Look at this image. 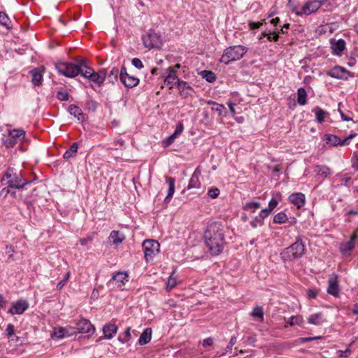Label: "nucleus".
<instances>
[{
	"mask_svg": "<svg viewBox=\"0 0 358 358\" xmlns=\"http://www.w3.org/2000/svg\"><path fill=\"white\" fill-rule=\"evenodd\" d=\"M306 251L305 244L302 239L298 236L296 241L290 246L286 248L280 253L281 257L285 261H292L301 258Z\"/></svg>",
	"mask_w": 358,
	"mask_h": 358,
	"instance_id": "nucleus-2",
	"label": "nucleus"
},
{
	"mask_svg": "<svg viewBox=\"0 0 358 358\" xmlns=\"http://www.w3.org/2000/svg\"><path fill=\"white\" fill-rule=\"evenodd\" d=\"M118 327L115 324H108L103 326V333L105 338L111 339L117 333Z\"/></svg>",
	"mask_w": 358,
	"mask_h": 358,
	"instance_id": "nucleus-22",
	"label": "nucleus"
},
{
	"mask_svg": "<svg viewBox=\"0 0 358 358\" xmlns=\"http://www.w3.org/2000/svg\"><path fill=\"white\" fill-rule=\"evenodd\" d=\"M89 80L94 82L99 86L103 84V79L99 76V73L94 71L90 75Z\"/></svg>",
	"mask_w": 358,
	"mask_h": 358,
	"instance_id": "nucleus-45",
	"label": "nucleus"
},
{
	"mask_svg": "<svg viewBox=\"0 0 358 358\" xmlns=\"http://www.w3.org/2000/svg\"><path fill=\"white\" fill-rule=\"evenodd\" d=\"M176 138V137L175 136H173V134H171V136H169L168 138H166L163 141L164 146V147H168V146H169L170 145H171V144L173 143V141H174V140H175V138Z\"/></svg>",
	"mask_w": 358,
	"mask_h": 358,
	"instance_id": "nucleus-56",
	"label": "nucleus"
},
{
	"mask_svg": "<svg viewBox=\"0 0 358 358\" xmlns=\"http://www.w3.org/2000/svg\"><path fill=\"white\" fill-rule=\"evenodd\" d=\"M213 343V338L211 337L204 339L202 342V345L204 348L211 346Z\"/></svg>",
	"mask_w": 358,
	"mask_h": 358,
	"instance_id": "nucleus-60",
	"label": "nucleus"
},
{
	"mask_svg": "<svg viewBox=\"0 0 358 358\" xmlns=\"http://www.w3.org/2000/svg\"><path fill=\"white\" fill-rule=\"evenodd\" d=\"M297 103L300 106H304L307 103V93L303 87H300L297 90Z\"/></svg>",
	"mask_w": 358,
	"mask_h": 358,
	"instance_id": "nucleus-34",
	"label": "nucleus"
},
{
	"mask_svg": "<svg viewBox=\"0 0 358 358\" xmlns=\"http://www.w3.org/2000/svg\"><path fill=\"white\" fill-rule=\"evenodd\" d=\"M78 143L76 142L73 143L70 148L64 152L63 155L64 159L69 160L70 159L75 157L78 152Z\"/></svg>",
	"mask_w": 358,
	"mask_h": 358,
	"instance_id": "nucleus-30",
	"label": "nucleus"
},
{
	"mask_svg": "<svg viewBox=\"0 0 358 358\" xmlns=\"http://www.w3.org/2000/svg\"><path fill=\"white\" fill-rule=\"evenodd\" d=\"M108 238L110 243L117 245L125 239V236L119 231L113 230L110 232Z\"/></svg>",
	"mask_w": 358,
	"mask_h": 358,
	"instance_id": "nucleus-25",
	"label": "nucleus"
},
{
	"mask_svg": "<svg viewBox=\"0 0 358 358\" xmlns=\"http://www.w3.org/2000/svg\"><path fill=\"white\" fill-rule=\"evenodd\" d=\"M352 166L356 171H358V155H355L352 158Z\"/></svg>",
	"mask_w": 358,
	"mask_h": 358,
	"instance_id": "nucleus-61",
	"label": "nucleus"
},
{
	"mask_svg": "<svg viewBox=\"0 0 358 358\" xmlns=\"http://www.w3.org/2000/svg\"><path fill=\"white\" fill-rule=\"evenodd\" d=\"M247 51V48L243 45L228 47L224 50L220 61L224 64H229L230 62L241 59Z\"/></svg>",
	"mask_w": 358,
	"mask_h": 358,
	"instance_id": "nucleus-4",
	"label": "nucleus"
},
{
	"mask_svg": "<svg viewBox=\"0 0 358 358\" xmlns=\"http://www.w3.org/2000/svg\"><path fill=\"white\" fill-rule=\"evenodd\" d=\"M74 327L77 330V334H86L87 336L92 335L95 331L93 324L86 319L80 320Z\"/></svg>",
	"mask_w": 358,
	"mask_h": 358,
	"instance_id": "nucleus-11",
	"label": "nucleus"
},
{
	"mask_svg": "<svg viewBox=\"0 0 358 358\" xmlns=\"http://www.w3.org/2000/svg\"><path fill=\"white\" fill-rule=\"evenodd\" d=\"M69 97V94L66 90H60L57 92V98L59 101H67Z\"/></svg>",
	"mask_w": 358,
	"mask_h": 358,
	"instance_id": "nucleus-47",
	"label": "nucleus"
},
{
	"mask_svg": "<svg viewBox=\"0 0 358 358\" xmlns=\"http://www.w3.org/2000/svg\"><path fill=\"white\" fill-rule=\"evenodd\" d=\"M325 0H314L307 1L302 7V13L306 15H310L317 11L322 5L324 3Z\"/></svg>",
	"mask_w": 358,
	"mask_h": 358,
	"instance_id": "nucleus-13",
	"label": "nucleus"
},
{
	"mask_svg": "<svg viewBox=\"0 0 358 358\" xmlns=\"http://www.w3.org/2000/svg\"><path fill=\"white\" fill-rule=\"evenodd\" d=\"M145 258L147 262L152 261L159 252V243L155 240H145L142 243Z\"/></svg>",
	"mask_w": 358,
	"mask_h": 358,
	"instance_id": "nucleus-7",
	"label": "nucleus"
},
{
	"mask_svg": "<svg viewBox=\"0 0 358 358\" xmlns=\"http://www.w3.org/2000/svg\"><path fill=\"white\" fill-rule=\"evenodd\" d=\"M169 75L165 78L164 83L166 85H173L176 84L178 85V81H180L176 74V71L173 69H169Z\"/></svg>",
	"mask_w": 358,
	"mask_h": 358,
	"instance_id": "nucleus-31",
	"label": "nucleus"
},
{
	"mask_svg": "<svg viewBox=\"0 0 358 358\" xmlns=\"http://www.w3.org/2000/svg\"><path fill=\"white\" fill-rule=\"evenodd\" d=\"M236 343V336H231L230 338V341L227 346V350H231L232 347L235 345Z\"/></svg>",
	"mask_w": 358,
	"mask_h": 358,
	"instance_id": "nucleus-62",
	"label": "nucleus"
},
{
	"mask_svg": "<svg viewBox=\"0 0 358 358\" xmlns=\"http://www.w3.org/2000/svg\"><path fill=\"white\" fill-rule=\"evenodd\" d=\"M204 238L206 244L213 255L221 253L225 243L222 224L217 222L209 223L204 232Z\"/></svg>",
	"mask_w": 358,
	"mask_h": 358,
	"instance_id": "nucleus-1",
	"label": "nucleus"
},
{
	"mask_svg": "<svg viewBox=\"0 0 358 358\" xmlns=\"http://www.w3.org/2000/svg\"><path fill=\"white\" fill-rule=\"evenodd\" d=\"M78 68L79 69V74L87 79L90 78L91 73L94 71L92 68L87 66L83 59L78 62Z\"/></svg>",
	"mask_w": 358,
	"mask_h": 358,
	"instance_id": "nucleus-21",
	"label": "nucleus"
},
{
	"mask_svg": "<svg viewBox=\"0 0 358 358\" xmlns=\"http://www.w3.org/2000/svg\"><path fill=\"white\" fill-rule=\"evenodd\" d=\"M325 322L326 319L322 313L312 314L308 317V322L316 326L322 325Z\"/></svg>",
	"mask_w": 358,
	"mask_h": 358,
	"instance_id": "nucleus-23",
	"label": "nucleus"
},
{
	"mask_svg": "<svg viewBox=\"0 0 358 358\" xmlns=\"http://www.w3.org/2000/svg\"><path fill=\"white\" fill-rule=\"evenodd\" d=\"M357 136L356 134H350L348 136H347L346 138H345L343 140H340V144L339 145H342V146H344V145H347L350 143V141Z\"/></svg>",
	"mask_w": 358,
	"mask_h": 358,
	"instance_id": "nucleus-51",
	"label": "nucleus"
},
{
	"mask_svg": "<svg viewBox=\"0 0 358 358\" xmlns=\"http://www.w3.org/2000/svg\"><path fill=\"white\" fill-rule=\"evenodd\" d=\"M288 200L298 208L303 207L306 203L305 195L301 192L292 193L289 196Z\"/></svg>",
	"mask_w": 358,
	"mask_h": 358,
	"instance_id": "nucleus-15",
	"label": "nucleus"
},
{
	"mask_svg": "<svg viewBox=\"0 0 358 358\" xmlns=\"http://www.w3.org/2000/svg\"><path fill=\"white\" fill-rule=\"evenodd\" d=\"M285 322H286V324H287L290 326H294V325L301 326L302 324V323L303 322V319L301 316H299V315L292 316Z\"/></svg>",
	"mask_w": 358,
	"mask_h": 358,
	"instance_id": "nucleus-38",
	"label": "nucleus"
},
{
	"mask_svg": "<svg viewBox=\"0 0 358 358\" xmlns=\"http://www.w3.org/2000/svg\"><path fill=\"white\" fill-rule=\"evenodd\" d=\"M121 83L128 88H132L137 86L139 83V79L136 77L127 74L121 76Z\"/></svg>",
	"mask_w": 358,
	"mask_h": 358,
	"instance_id": "nucleus-20",
	"label": "nucleus"
},
{
	"mask_svg": "<svg viewBox=\"0 0 358 358\" xmlns=\"http://www.w3.org/2000/svg\"><path fill=\"white\" fill-rule=\"evenodd\" d=\"M111 280L115 282L117 288L122 289L129 280L128 275L125 272H117L113 275Z\"/></svg>",
	"mask_w": 358,
	"mask_h": 358,
	"instance_id": "nucleus-19",
	"label": "nucleus"
},
{
	"mask_svg": "<svg viewBox=\"0 0 358 358\" xmlns=\"http://www.w3.org/2000/svg\"><path fill=\"white\" fill-rule=\"evenodd\" d=\"M177 87L180 95L184 98L192 96L194 92L193 87L186 81H178Z\"/></svg>",
	"mask_w": 358,
	"mask_h": 358,
	"instance_id": "nucleus-16",
	"label": "nucleus"
},
{
	"mask_svg": "<svg viewBox=\"0 0 358 358\" xmlns=\"http://www.w3.org/2000/svg\"><path fill=\"white\" fill-rule=\"evenodd\" d=\"M325 139L327 140V143L333 146L339 145L341 138L336 135L333 134H326Z\"/></svg>",
	"mask_w": 358,
	"mask_h": 358,
	"instance_id": "nucleus-37",
	"label": "nucleus"
},
{
	"mask_svg": "<svg viewBox=\"0 0 358 358\" xmlns=\"http://www.w3.org/2000/svg\"><path fill=\"white\" fill-rule=\"evenodd\" d=\"M356 238L357 234L355 233L351 236L350 239L348 241L340 244L339 249L343 255H346L348 252L352 250L355 247Z\"/></svg>",
	"mask_w": 358,
	"mask_h": 358,
	"instance_id": "nucleus-17",
	"label": "nucleus"
},
{
	"mask_svg": "<svg viewBox=\"0 0 358 358\" xmlns=\"http://www.w3.org/2000/svg\"><path fill=\"white\" fill-rule=\"evenodd\" d=\"M314 172L317 176L323 179L327 178L331 174V169L326 165H317L314 168Z\"/></svg>",
	"mask_w": 358,
	"mask_h": 358,
	"instance_id": "nucleus-24",
	"label": "nucleus"
},
{
	"mask_svg": "<svg viewBox=\"0 0 358 358\" xmlns=\"http://www.w3.org/2000/svg\"><path fill=\"white\" fill-rule=\"evenodd\" d=\"M261 206L259 202L256 201H250L245 203L243 206V210L249 213L250 214L254 213L256 212L257 209H259Z\"/></svg>",
	"mask_w": 358,
	"mask_h": 358,
	"instance_id": "nucleus-32",
	"label": "nucleus"
},
{
	"mask_svg": "<svg viewBox=\"0 0 358 358\" xmlns=\"http://www.w3.org/2000/svg\"><path fill=\"white\" fill-rule=\"evenodd\" d=\"M262 36L267 37V39L269 41H278L279 38V35L277 32H273V36L271 33H266V31L262 32Z\"/></svg>",
	"mask_w": 358,
	"mask_h": 358,
	"instance_id": "nucleus-49",
	"label": "nucleus"
},
{
	"mask_svg": "<svg viewBox=\"0 0 358 358\" xmlns=\"http://www.w3.org/2000/svg\"><path fill=\"white\" fill-rule=\"evenodd\" d=\"M262 24V22H250L249 23V27L251 29H259Z\"/></svg>",
	"mask_w": 358,
	"mask_h": 358,
	"instance_id": "nucleus-63",
	"label": "nucleus"
},
{
	"mask_svg": "<svg viewBox=\"0 0 358 358\" xmlns=\"http://www.w3.org/2000/svg\"><path fill=\"white\" fill-rule=\"evenodd\" d=\"M166 182L169 185V190L165 201L171 198L175 192V178L172 177L166 178Z\"/></svg>",
	"mask_w": 358,
	"mask_h": 358,
	"instance_id": "nucleus-35",
	"label": "nucleus"
},
{
	"mask_svg": "<svg viewBox=\"0 0 358 358\" xmlns=\"http://www.w3.org/2000/svg\"><path fill=\"white\" fill-rule=\"evenodd\" d=\"M10 187H8V185H6V187H3L1 192H0V194L1 196H6L7 194H9V192H10Z\"/></svg>",
	"mask_w": 358,
	"mask_h": 358,
	"instance_id": "nucleus-64",
	"label": "nucleus"
},
{
	"mask_svg": "<svg viewBox=\"0 0 358 358\" xmlns=\"http://www.w3.org/2000/svg\"><path fill=\"white\" fill-rule=\"evenodd\" d=\"M10 23V21L8 15L3 12H0V24L8 28Z\"/></svg>",
	"mask_w": 358,
	"mask_h": 358,
	"instance_id": "nucleus-46",
	"label": "nucleus"
},
{
	"mask_svg": "<svg viewBox=\"0 0 358 358\" xmlns=\"http://www.w3.org/2000/svg\"><path fill=\"white\" fill-rule=\"evenodd\" d=\"M119 69L117 67H113L108 76V79L109 82L114 83L115 81H117Z\"/></svg>",
	"mask_w": 358,
	"mask_h": 358,
	"instance_id": "nucleus-44",
	"label": "nucleus"
},
{
	"mask_svg": "<svg viewBox=\"0 0 358 358\" xmlns=\"http://www.w3.org/2000/svg\"><path fill=\"white\" fill-rule=\"evenodd\" d=\"M142 41L145 47L152 48H159L162 45L161 36L152 30L142 36Z\"/></svg>",
	"mask_w": 358,
	"mask_h": 358,
	"instance_id": "nucleus-6",
	"label": "nucleus"
},
{
	"mask_svg": "<svg viewBox=\"0 0 358 358\" xmlns=\"http://www.w3.org/2000/svg\"><path fill=\"white\" fill-rule=\"evenodd\" d=\"M2 182L11 189H20L32 182V180L23 179L21 173H17L13 169H9L2 178Z\"/></svg>",
	"mask_w": 358,
	"mask_h": 358,
	"instance_id": "nucleus-3",
	"label": "nucleus"
},
{
	"mask_svg": "<svg viewBox=\"0 0 358 358\" xmlns=\"http://www.w3.org/2000/svg\"><path fill=\"white\" fill-rule=\"evenodd\" d=\"M288 220L287 215L284 212L278 213L273 217V222L276 224L285 223Z\"/></svg>",
	"mask_w": 358,
	"mask_h": 358,
	"instance_id": "nucleus-39",
	"label": "nucleus"
},
{
	"mask_svg": "<svg viewBox=\"0 0 358 358\" xmlns=\"http://www.w3.org/2000/svg\"><path fill=\"white\" fill-rule=\"evenodd\" d=\"M327 75L331 78L344 80H347L349 77H353L352 73L340 66H336L331 69L327 72Z\"/></svg>",
	"mask_w": 358,
	"mask_h": 358,
	"instance_id": "nucleus-10",
	"label": "nucleus"
},
{
	"mask_svg": "<svg viewBox=\"0 0 358 358\" xmlns=\"http://www.w3.org/2000/svg\"><path fill=\"white\" fill-rule=\"evenodd\" d=\"M312 112L315 113L317 122L318 123H322L324 120V117L328 115V113L321 108L316 106L313 108Z\"/></svg>",
	"mask_w": 358,
	"mask_h": 358,
	"instance_id": "nucleus-33",
	"label": "nucleus"
},
{
	"mask_svg": "<svg viewBox=\"0 0 358 358\" xmlns=\"http://www.w3.org/2000/svg\"><path fill=\"white\" fill-rule=\"evenodd\" d=\"M332 52L336 55H341L345 49V41L343 39H338L331 45Z\"/></svg>",
	"mask_w": 358,
	"mask_h": 358,
	"instance_id": "nucleus-26",
	"label": "nucleus"
},
{
	"mask_svg": "<svg viewBox=\"0 0 358 358\" xmlns=\"http://www.w3.org/2000/svg\"><path fill=\"white\" fill-rule=\"evenodd\" d=\"M250 224L253 228H256L258 225L259 226L263 225L264 222L263 221L260 222L259 217L257 216L250 222Z\"/></svg>",
	"mask_w": 358,
	"mask_h": 358,
	"instance_id": "nucleus-55",
	"label": "nucleus"
},
{
	"mask_svg": "<svg viewBox=\"0 0 358 358\" xmlns=\"http://www.w3.org/2000/svg\"><path fill=\"white\" fill-rule=\"evenodd\" d=\"M152 337V329L151 328H146L141 335L140 336V338L138 339V343L141 345H145L148 343Z\"/></svg>",
	"mask_w": 358,
	"mask_h": 358,
	"instance_id": "nucleus-29",
	"label": "nucleus"
},
{
	"mask_svg": "<svg viewBox=\"0 0 358 358\" xmlns=\"http://www.w3.org/2000/svg\"><path fill=\"white\" fill-rule=\"evenodd\" d=\"M202 77L209 83H213L216 80L215 74L210 71H203L201 72Z\"/></svg>",
	"mask_w": 358,
	"mask_h": 358,
	"instance_id": "nucleus-40",
	"label": "nucleus"
},
{
	"mask_svg": "<svg viewBox=\"0 0 358 358\" xmlns=\"http://www.w3.org/2000/svg\"><path fill=\"white\" fill-rule=\"evenodd\" d=\"M252 316L254 317L259 318L260 321H263L264 320V311L262 307L260 306H255L253 308V310L251 313Z\"/></svg>",
	"mask_w": 358,
	"mask_h": 358,
	"instance_id": "nucleus-43",
	"label": "nucleus"
},
{
	"mask_svg": "<svg viewBox=\"0 0 358 358\" xmlns=\"http://www.w3.org/2000/svg\"><path fill=\"white\" fill-rule=\"evenodd\" d=\"M351 353V350L349 348H347L345 350H338L337 355L339 357H347Z\"/></svg>",
	"mask_w": 358,
	"mask_h": 358,
	"instance_id": "nucleus-59",
	"label": "nucleus"
},
{
	"mask_svg": "<svg viewBox=\"0 0 358 358\" xmlns=\"http://www.w3.org/2000/svg\"><path fill=\"white\" fill-rule=\"evenodd\" d=\"M339 292L338 275L335 273H332L328 280L327 293L334 296H338Z\"/></svg>",
	"mask_w": 358,
	"mask_h": 358,
	"instance_id": "nucleus-14",
	"label": "nucleus"
},
{
	"mask_svg": "<svg viewBox=\"0 0 358 358\" xmlns=\"http://www.w3.org/2000/svg\"><path fill=\"white\" fill-rule=\"evenodd\" d=\"M29 304L26 300H17L12 304L8 313L11 315H21L29 308Z\"/></svg>",
	"mask_w": 358,
	"mask_h": 358,
	"instance_id": "nucleus-12",
	"label": "nucleus"
},
{
	"mask_svg": "<svg viewBox=\"0 0 358 358\" xmlns=\"http://www.w3.org/2000/svg\"><path fill=\"white\" fill-rule=\"evenodd\" d=\"M207 103L212 106L211 110L216 112L219 116H221L226 109L224 105L217 103L213 101H208Z\"/></svg>",
	"mask_w": 358,
	"mask_h": 358,
	"instance_id": "nucleus-36",
	"label": "nucleus"
},
{
	"mask_svg": "<svg viewBox=\"0 0 358 358\" xmlns=\"http://www.w3.org/2000/svg\"><path fill=\"white\" fill-rule=\"evenodd\" d=\"M183 129H184L183 124L181 122L178 123L177 124L175 131L173 133V136H175L176 137L178 136L182 132Z\"/></svg>",
	"mask_w": 358,
	"mask_h": 358,
	"instance_id": "nucleus-57",
	"label": "nucleus"
},
{
	"mask_svg": "<svg viewBox=\"0 0 358 358\" xmlns=\"http://www.w3.org/2000/svg\"><path fill=\"white\" fill-rule=\"evenodd\" d=\"M220 189L217 187L211 188L208 191V195L212 199H216L220 194Z\"/></svg>",
	"mask_w": 358,
	"mask_h": 358,
	"instance_id": "nucleus-50",
	"label": "nucleus"
},
{
	"mask_svg": "<svg viewBox=\"0 0 358 358\" xmlns=\"http://www.w3.org/2000/svg\"><path fill=\"white\" fill-rule=\"evenodd\" d=\"M77 334V330L74 327L72 326H66L65 327H55L53 332L52 333V338L62 339L64 338H68L76 335Z\"/></svg>",
	"mask_w": 358,
	"mask_h": 358,
	"instance_id": "nucleus-9",
	"label": "nucleus"
},
{
	"mask_svg": "<svg viewBox=\"0 0 358 358\" xmlns=\"http://www.w3.org/2000/svg\"><path fill=\"white\" fill-rule=\"evenodd\" d=\"M55 68L59 74L66 77L74 78L79 75L78 63L75 64L69 62H57L55 64Z\"/></svg>",
	"mask_w": 358,
	"mask_h": 358,
	"instance_id": "nucleus-5",
	"label": "nucleus"
},
{
	"mask_svg": "<svg viewBox=\"0 0 358 358\" xmlns=\"http://www.w3.org/2000/svg\"><path fill=\"white\" fill-rule=\"evenodd\" d=\"M271 213V211H268V210H267V208H264V209H262L259 212V215H258L259 217L260 222L261 221L264 222V220L266 217H267Z\"/></svg>",
	"mask_w": 358,
	"mask_h": 358,
	"instance_id": "nucleus-53",
	"label": "nucleus"
},
{
	"mask_svg": "<svg viewBox=\"0 0 358 358\" xmlns=\"http://www.w3.org/2000/svg\"><path fill=\"white\" fill-rule=\"evenodd\" d=\"M69 277H70V272H68L66 273L64 278L61 281H59L58 282V284L57 285V289L58 290H61L63 288V287L66 285V283L69 280Z\"/></svg>",
	"mask_w": 358,
	"mask_h": 358,
	"instance_id": "nucleus-48",
	"label": "nucleus"
},
{
	"mask_svg": "<svg viewBox=\"0 0 358 358\" xmlns=\"http://www.w3.org/2000/svg\"><path fill=\"white\" fill-rule=\"evenodd\" d=\"M131 64L134 66H135L138 69H141L143 68V64L141 62V60L138 58H134L131 60Z\"/></svg>",
	"mask_w": 358,
	"mask_h": 358,
	"instance_id": "nucleus-54",
	"label": "nucleus"
},
{
	"mask_svg": "<svg viewBox=\"0 0 358 358\" xmlns=\"http://www.w3.org/2000/svg\"><path fill=\"white\" fill-rule=\"evenodd\" d=\"M44 71V67L35 68L30 71L31 75V82L34 86H40L42 84V81L43 79V71Z\"/></svg>",
	"mask_w": 358,
	"mask_h": 358,
	"instance_id": "nucleus-18",
	"label": "nucleus"
},
{
	"mask_svg": "<svg viewBox=\"0 0 358 358\" xmlns=\"http://www.w3.org/2000/svg\"><path fill=\"white\" fill-rule=\"evenodd\" d=\"M131 328L130 327H127L126 331L122 334H120L119 336H118V341L120 342H121L122 343H127V341H129V339L131 338Z\"/></svg>",
	"mask_w": 358,
	"mask_h": 358,
	"instance_id": "nucleus-41",
	"label": "nucleus"
},
{
	"mask_svg": "<svg viewBox=\"0 0 358 358\" xmlns=\"http://www.w3.org/2000/svg\"><path fill=\"white\" fill-rule=\"evenodd\" d=\"M14 331H15V327H14V325L12 324H8L7 325V327L6 329V335L8 336V337H10L12 336L13 334H14Z\"/></svg>",
	"mask_w": 358,
	"mask_h": 358,
	"instance_id": "nucleus-58",
	"label": "nucleus"
},
{
	"mask_svg": "<svg viewBox=\"0 0 358 358\" xmlns=\"http://www.w3.org/2000/svg\"><path fill=\"white\" fill-rule=\"evenodd\" d=\"M278 203H279L278 200H277L276 199L272 198L268 202V206L267 210H268V211L272 212L273 210V209L278 205Z\"/></svg>",
	"mask_w": 358,
	"mask_h": 358,
	"instance_id": "nucleus-52",
	"label": "nucleus"
},
{
	"mask_svg": "<svg viewBox=\"0 0 358 358\" xmlns=\"http://www.w3.org/2000/svg\"><path fill=\"white\" fill-rule=\"evenodd\" d=\"M200 171L198 169H196L194 173L192 174L189 184H188V189H193V188H199L201 185L200 181H199V175Z\"/></svg>",
	"mask_w": 358,
	"mask_h": 358,
	"instance_id": "nucleus-28",
	"label": "nucleus"
},
{
	"mask_svg": "<svg viewBox=\"0 0 358 358\" xmlns=\"http://www.w3.org/2000/svg\"><path fill=\"white\" fill-rule=\"evenodd\" d=\"M68 111L71 115L77 117L79 121H83L85 120V114L83 113L82 109L78 106L73 104L70 105L69 106Z\"/></svg>",
	"mask_w": 358,
	"mask_h": 358,
	"instance_id": "nucleus-27",
	"label": "nucleus"
},
{
	"mask_svg": "<svg viewBox=\"0 0 358 358\" xmlns=\"http://www.w3.org/2000/svg\"><path fill=\"white\" fill-rule=\"evenodd\" d=\"M25 137V131L22 129H15L8 131V135L4 140L6 148H13Z\"/></svg>",
	"mask_w": 358,
	"mask_h": 358,
	"instance_id": "nucleus-8",
	"label": "nucleus"
},
{
	"mask_svg": "<svg viewBox=\"0 0 358 358\" xmlns=\"http://www.w3.org/2000/svg\"><path fill=\"white\" fill-rule=\"evenodd\" d=\"M173 273L169 276L167 282H166V289L167 292H170L172 290L173 288H174L178 282L176 278L173 277Z\"/></svg>",
	"mask_w": 358,
	"mask_h": 358,
	"instance_id": "nucleus-42",
	"label": "nucleus"
}]
</instances>
